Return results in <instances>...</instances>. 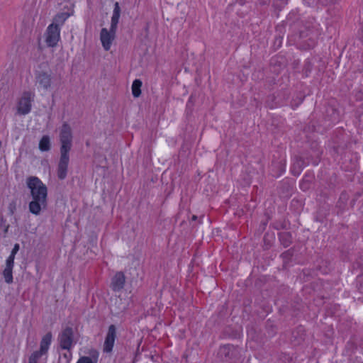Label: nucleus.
I'll list each match as a JSON object with an SVG mask.
<instances>
[{"label":"nucleus","instance_id":"obj_26","mask_svg":"<svg viewBox=\"0 0 363 363\" xmlns=\"http://www.w3.org/2000/svg\"><path fill=\"white\" fill-rule=\"evenodd\" d=\"M222 350H227V347L225 346V347H222Z\"/></svg>","mask_w":363,"mask_h":363},{"label":"nucleus","instance_id":"obj_24","mask_svg":"<svg viewBox=\"0 0 363 363\" xmlns=\"http://www.w3.org/2000/svg\"><path fill=\"white\" fill-rule=\"evenodd\" d=\"M308 4H312L313 2L311 1L310 0H305Z\"/></svg>","mask_w":363,"mask_h":363},{"label":"nucleus","instance_id":"obj_13","mask_svg":"<svg viewBox=\"0 0 363 363\" xmlns=\"http://www.w3.org/2000/svg\"><path fill=\"white\" fill-rule=\"evenodd\" d=\"M43 341H44V338H43V340H42L40 351L35 352L34 353H33L32 355L29 358L28 363H37L38 359L42 356L43 351L44 350Z\"/></svg>","mask_w":363,"mask_h":363},{"label":"nucleus","instance_id":"obj_17","mask_svg":"<svg viewBox=\"0 0 363 363\" xmlns=\"http://www.w3.org/2000/svg\"><path fill=\"white\" fill-rule=\"evenodd\" d=\"M44 79H45V75L43 73H41V72H36V80H37V82H38L40 84V85H42L43 86H44Z\"/></svg>","mask_w":363,"mask_h":363},{"label":"nucleus","instance_id":"obj_4","mask_svg":"<svg viewBox=\"0 0 363 363\" xmlns=\"http://www.w3.org/2000/svg\"><path fill=\"white\" fill-rule=\"evenodd\" d=\"M26 184L30 190L33 199L45 200V186L36 177H29L26 179Z\"/></svg>","mask_w":363,"mask_h":363},{"label":"nucleus","instance_id":"obj_25","mask_svg":"<svg viewBox=\"0 0 363 363\" xmlns=\"http://www.w3.org/2000/svg\"><path fill=\"white\" fill-rule=\"evenodd\" d=\"M197 219V216H192V220H196Z\"/></svg>","mask_w":363,"mask_h":363},{"label":"nucleus","instance_id":"obj_2","mask_svg":"<svg viewBox=\"0 0 363 363\" xmlns=\"http://www.w3.org/2000/svg\"><path fill=\"white\" fill-rule=\"evenodd\" d=\"M120 15L121 8L118 2H116L111 17L110 30H108L106 28H104L101 30L100 33V40L101 41L102 46L106 51L110 50L112 42L115 38Z\"/></svg>","mask_w":363,"mask_h":363},{"label":"nucleus","instance_id":"obj_1","mask_svg":"<svg viewBox=\"0 0 363 363\" xmlns=\"http://www.w3.org/2000/svg\"><path fill=\"white\" fill-rule=\"evenodd\" d=\"M60 157L57 165V177L64 179L67 177L69 161V152L72 146V133L70 126L64 123L60 133Z\"/></svg>","mask_w":363,"mask_h":363},{"label":"nucleus","instance_id":"obj_8","mask_svg":"<svg viewBox=\"0 0 363 363\" xmlns=\"http://www.w3.org/2000/svg\"><path fill=\"white\" fill-rule=\"evenodd\" d=\"M125 284V276L122 272H118L113 277L111 286L114 291L121 290Z\"/></svg>","mask_w":363,"mask_h":363},{"label":"nucleus","instance_id":"obj_15","mask_svg":"<svg viewBox=\"0 0 363 363\" xmlns=\"http://www.w3.org/2000/svg\"><path fill=\"white\" fill-rule=\"evenodd\" d=\"M9 228V224L6 223L5 220H1L0 224V233L3 237H6Z\"/></svg>","mask_w":363,"mask_h":363},{"label":"nucleus","instance_id":"obj_9","mask_svg":"<svg viewBox=\"0 0 363 363\" xmlns=\"http://www.w3.org/2000/svg\"><path fill=\"white\" fill-rule=\"evenodd\" d=\"M14 262L11 261H6V266L3 271V275L5 279V281L7 284H11L13 281V276H12V270L13 267Z\"/></svg>","mask_w":363,"mask_h":363},{"label":"nucleus","instance_id":"obj_6","mask_svg":"<svg viewBox=\"0 0 363 363\" xmlns=\"http://www.w3.org/2000/svg\"><path fill=\"white\" fill-rule=\"evenodd\" d=\"M116 337V328L114 325H111L108 327V330L105 338L104 344V352H111L113 350L115 340Z\"/></svg>","mask_w":363,"mask_h":363},{"label":"nucleus","instance_id":"obj_10","mask_svg":"<svg viewBox=\"0 0 363 363\" xmlns=\"http://www.w3.org/2000/svg\"><path fill=\"white\" fill-rule=\"evenodd\" d=\"M98 357V352L93 351L90 353V357H82L79 359L77 363H97Z\"/></svg>","mask_w":363,"mask_h":363},{"label":"nucleus","instance_id":"obj_5","mask_svg":"<svg viewBox=\"0 0 363 363\" xmlns=\"http://www.w3.org/2000/svg\"><path fill=\"white\" fill-rule=\"evenodd\" d=\"M60 347L64 350H70L74 342V333L70 327L65 328L59 336Z\"/></svg>","mask_w":363,"mask_h":363},{"label":"nucleus","instance_id":"obj_23","mask_svg":"<svg viewBox=\"0 0 363 363\" xmlns=\"http://www.w3.org/2000/svg\"><path fill=\"white\" fill-rule=\"evenodd\" d=\"M49 140L48 138H47V146H46V148H47V151L49 150Z\"/></svg>","mask_w":363,"mask_h":363},{"label":"nucleus","instance_id":"obj_16","mask_svg":"<svg viewBox=\"0 0 363 363\" xmlns=\"http://www.w3.org/2000/svg\"><path fill=\"white\" fill-rule=\"evenodd\" d=\"M19 248H20L19 244H18V243L15 244L11 250V255H9V257L7 258L6 260L14 262L15 255L19 250Z\"/></svg>","mask_w":363,"mask_h":363},{"label":"nucleus","instance_id":"obj_12","mask_svg":"<svg viewBox=\"0 0 363 363\" xmlns=\"http://www.w3.org/2000/svg\"><path fill=\"white\" fill-rule=\"evenodd\" d=\"M142 82L140 79H135L132 84V93L134 97H138L141 94L140 87Z\"/></svg>","mask_w":363,"mask_h":363},{"label":"nucleus","instance_id":"obj_18","mask_svg":"<svg viewBox=\"0 0 363 363\" xmlns=\"http://www.w3.org/2000/svg\"><path fill=\"white\" fill-rule=\"evenodd\" d=\"M39 148L41 151H45V136H43L40 141V144H39Z\"/></svg>","mask_w":363,"mask_h":363},{"label":"nucleus","instance_id":"obj_21","mask_svg":"<svg viewBox=\"0 0 363 363\" xmlns=\"http://www.w3.org/2000/svg\"><path fill=\"white\" fill-rule=\"evenodd\" d=\"M38 48L40 50H43V45L41 44L40 41H39L38 43Z\"/></svg>","mask_w":363,"mask_h":363},{"label":"nucleus","instance_id":"obj_19","mask_svg":"<svg viewBox=\"0 0 363 363\" xmlns=\"http://www.w3.org/2000/svg\"><path fill=\"white\" fill-rule=\"evenodd\" d=\"M16 208V201H13L9 203V210L10 213L11 214H13L15 212Z\"/></svg>","mask_w":363,"mask_h":363},{"label":"nucleus","instance_id":"obj_3","mask_svg":"<svg viewBox=\"0 0 363 363\" xmlns=\"http://www.w3.org/2000/svg\"><path fill=\"white\" fill-rule=\"evenodd\" d=\"M67 12L59 13L52 18V23L47 28V45L55 46L60 39V27L69 18Z\"/></svg>","mask_w":363,"mask_h":363},{"label":"nucleus","instance_id":"obj_20","mask_svg":"<svg viewBox=\"0 0 363 363\" xmlns=\"http://www.w3.org/2000/svg\"><path fill=\"white\" fill-rule=\"evenodd\" d=\"M323 4H332L335 1V0H318Z\"/></svg>","mask_w":363,"mask_h":363},{"label":"nucleus","instance_id":"obj_7","mask_svg":"<svg viewBox=\"0 0 363 363\" xmlns=\"http://www.w3.org/2000/svg\"><path fill=\"white\" fill-rule=\"evenodd\" d=\"M31 108V96L29 94H25L20 99L18 106V112L20 114H27Z\"/></svg>","mask_w":363,"mask_h":363},{"label":"nucleus","instance_id":"obj_22","mask_svg":"<svg viewBox=\"0 0 363 363\" xmlns=\"http://www.w3.org/2000/svg\"><path fill=\"white\" fill-rule=\"evenodd\" d=\"M46 337H47V344H48V340H50L51 338V335L50 333H47Z\"/></svg>","mask_w":363,"mask_h":363},{"label":"nucleus","instance_id":"obj_11","mask_svg":"<svg viewBox=\"0 0 363 363\" xmlns=\"http://www.w3.org/2000/svg\"><path fill=\"white\" fill-rule=\"evenodd\" d=\"M45 200L33 199L29 204V210L33 214H38L40 211V205L44 204Z\"/></svg>","mask_w":363,"mask_h":363},{"label":"nucleus","instance_id":"obj_14","mask_svg":"<svg viewBox=\"0 0 363 363\" xmlns=\"http://www.w3.org/2000/svg\"><path fill=\"white\" fill-rule=\"evenodd\" d=\"M280 241L285 247H288L291 242V236L289 233H281L279 235Z\"/></svg>","mask_w":363,"mask_h":363}]
</instances>
